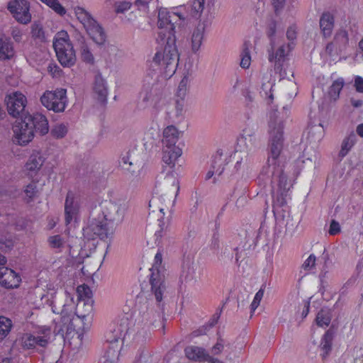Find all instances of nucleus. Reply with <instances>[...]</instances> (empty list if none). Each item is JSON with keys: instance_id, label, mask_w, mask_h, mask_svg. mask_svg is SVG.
Instances as JSON below:
<instances>
[{"instance_id": "f257e3e1", "label": "nucleus", "mask_w": 363, "mask_h": 363, "mask_svg": "<svg viewBox=\"0 0 363 363\" xmlns=\"http://www.w3.org/2000/svg\"><path fill=\"white\" fill-rule=\"evenodd\" d=\"M284 121L276 111L269 115L267 133L269 152L267 164L262 167L259 179L272 186L274 212L279 213L277 208L286 204L288 192L292 184L284 172V157L281 152L284 145Z\"/></svg>"}, {"instance_id": "f03ea898", "label": "nucleus", "mask_w": 363, "mask_h": 363, "mask_svg": "<svg viewBox=\"0 0 363 363\" xmlns=\"http://www.w3.org/2000/svg\"><path fill=\"white\" fill-rule=\"evenodd\" d=\"M20 118V121H16L12 128L13 141L16 144L25 146L33 140L35 132L42 135L48 133V121L44 115L35 113Z\"/></svg>"}, {"instance_id": "7ed1b4c3", "label": "nucleus", "mask_w": 363, "mask_h": 363, "mask_svg": "<svg viewBox=\"0 0 363 363\" xmlns=\"http://www.w3.org/2000/svg\"><path fill=\"white\" fill-rule=\"evenodd\" d=\"M160 36L161 38H157L160 46L157 48L152 62L160 66L166 75L172 76L177 69L179 57L176 44V36L169 34L166 37L163 33Z\"/></svg>"}, {"instance_id": "20e7f679", "label": "nucleus", "mask_w": 363, "mask_h": 363, "mask_svg": "<svg viewBox=\"0 0 363 363\" xmlns=\"http://www.w3.org/2000/svg\"><path fill=\"white\" fill-rule=\"evenodd\" d=\"M174 196L167 195L164 198L163 195L153 196L149 201V219L153 220L155 219L157 221V225L160 230H157L155 233L156 237V242L158 241L167 231L169 222V216L165 217V211H170V208L174 202Z\"/></svg>"}, {"instance_id": "39448f33", "label": "nucleus", "mask_w": 363, "mask_h": 363, "mask_svg": "<svg viewBox=\"0 0 363 363\" xmlns=\"http://www.w3.org/2000/svg\"><path fill=\"white\" fill-rule=\"evenodd\" d=\"M256 125H247L243 130L242 135L238 140V149L235 156L237 162L235 167L237 170L247 167L252 160V156L259 143V138L257 134Z\"/></svg>"}, {"instance_id": "423d86ee", "label": "nucleus", "mask_w": 363, "mask_h": 363, "mask_svg": "<svg viewBox=\"0 0 363 363\" xmlns=\"http://www.w3.org/2000/svg\"><path fill=\"white\" fill-rule=\"evenodd\" d=\"M74 302L73 297L69 293H65V300L63 301L55 298L52 302V311L55 313L60 314V320L55 323L53 333L55 335L64 337L72 330V320L74 318Z\"/></svg>"}, {"instance_id": "0eeeda50", "label": "nucleus", "mask_w": 363, "mask_h": 363, "mask_svg": "<svg viewBox=\"0 0 363 363\" xmlns=\"http://www.w3.org/2000/svg\"><path fill=\"white\" fill-rule=\"evenodd\" d=\"M162 255L157 252L155 256L154 264L150 269V284L151 295L157 303L160 311L162 310L163 300L167 294L166 270L161 266Z\"/></svg>"}, {"instance_id": "6e6552de", "label": "nucleus", "mask_w": 363, "mask_h": 363, "mask_svg": "<svg viewBox=\"0 0 363 363\" xmlns=\"http://www.w3.org/2000/svg\"><path fill=\"white\" fill-rule=\"evenodd\" d=\"M128 208L125 196H113L109 201L103 202L99 208L94 209L99 215L104 217L112 225L120 223Z\"/></svg>"}, {"instance_id": "1a4fd4ad", "label": "nucleus", "mask_w": 363, "mask_h": 363, "mask_svg": "<svg viewBox=\"0 0 363 363\" xmlns=\"http://www.w3.org/2000/svg\"><path fill=\"white\" fill-rule=\"evenodd\" d=\"M74 13L82 24L89 38L98 45H104L106 41V34L103 27L92 15L82 7L74 8Z\"/></svg>"}, {"instance_id": "9d476101", "label": "nucleus", "mask_w": 363, "mask_h": 363, "mask_svg": "<svg viewBox=\"0 0 363 363\" xmlns=\"http://www.w3.org/2000/svg\"><path fill=\"white\" fill-rule=\"evenodd\" d=\"M53 47L59 62L63 67H70L76 62V55L68 33L62 30L56 34Z\"/></svg>"}, {"instance_id": "9b49d317", "label": "nucleus", "mask_w": 363, "mask_h": 363, "mask_svg": "<svg viewBox=\"0 0 363 363\" xmlns=\"http://www.w3.org/2000/svg\"><path fill=\"white\" fill-rule=\"evenodd\" d=\"M83 234L89 240H94L96 238L105 240L113 233V225L104 217L99 215L95 211L91 213L89 223L83 229Z\"/></svg>"}, {"instance_id": "f8f14e48", "label": "nucleus", "mask_w": 363, "mask_h": 363, "mask_svg": "<svg viewBox=\"0 0 363 363\" xmlns=\"http://www.w3.org/2000/svg\"><path fill=\"white\" fill-rule=\"evenodd\" d=\"M186 18L187 16L181 11L170 12L165 8L160 9L157 21L159 32L157 38H161L162 33L164 34L166 37L169 34L175 35L174 24L178 23V21L181 22L179 25L185 23Z\"/></svg>"}, {"instance_id": "ddd939ff", "label": "nucleus", "mask_w": 363, "mask_h": 363, "mask_svg": "<svg viewBox=\"0 0 363 363\" xmlns=\"http://www.w3.org/2000/svg\"><path fill=\"white\" fill-rule=\"evenodd\" d=\"M40 101L48 110L55 113L63 112L68 102L67 90L57 89L55 91H46L40 97Z\"/></svg>"}, {"instance_id": "4468645a", "label": "nucleus", "mask_w": 363, "mask_h": 363, "mask_svg": "<svg viewBox=\"0 0 363 363\" xmlns=\"http://www.w3.org/2000/svg\"><path fill=\"white\" fill-rule=\"evenodd\" d=\"M6 103L9 115L13 118L30 115L26 111L27 99L21 92L14 91L6 96Z\"/></svg>"}, {"instance_id": "2eb2a0df", "label": "nucleus", "mask_w": 363, "mask_h": 363, "mask_svg": "<svg viewBox=\"0 0 363 363\" xmlns=\"http://www.w3.org/2000/svg\"><path fill=\"white\" fill-rule=\"evenodd\" d=\"M282 40H279L274 43H270L268 52V60L271 62H274V69L281 71L282 62L291 48V43L284 44Z\"/></svg>"}, {"instance_id": "dca6fc26", "label": "nucleus", "mask_w": 363, "mask_h": 363, "mask_svg": "<svg viewBox=\"0 0 363 363\" xmlns=\"http://www.w3.org/2000/svg\"><path fill=\"white\" fill-rule=\"evenodd\" d=\"M8 10L13 17L21 24H28L31 21V14L29 11L30 4L27 0H12L8 3Z\"/></svg>"}, {"instance_id": "f3484780", "label": "nucleus", "mask_w": 363, "mask_h": 363, "mask_svg": "<svg viewBox=\"0 0 363 363\" xmlns=\"http://www.w3.org/2000/svg\"><path fill=\"white\" fill-rule=\"evenodd\" d=\"M348 45V31L345 28H340L336 30L333 40L327 44L325 52L331 56L334 53L337 54L345 51Z\"/></svg>"}, {"instance_id": "a211bd4d", "label": "nucleus", "mask_w": 363, "mask_h": 363, "mask_svg": "<svg viewBox=\"0 0 363 363\" xmlns=\"http://www.w3.org/2000/svg\"><path fill=\"white\" fill-rule=\"evenodd\" d=\"M184 353L187 359L194 362H206L208 363H224L223 361L210 356V353L203 347L189 345L184 349Z\"/></svg>"}, {"instance_id": "6ab92c4d", "label": "nucleus", "mask_w": 363, "mask_h": 363, "mask_svg": "<svg viewBox=\"0 0 363 363\" xmlns=\"http://www.w3.org/2000/svg\"><path fill=\"white\" fill-rule=\"evenodd\" d=\"M158 318H160V312L154 309L152 300L146 301L143 303H140L137 318L138 323L145 326H150L153 325Z\"/></svg>"}, {"instance_id": "aec40b11", "label": "nucleus", "mask_w": 363, "mask_h": 363, "mask_svg": "<svg viewBox=\"0 0 363 363\" xmlns=\"http://www.w3.org/2000/svg\"><path fill=\"white\" fill-rule=\"evenodd\" d=\"M228 163V157L227 155H223L220 151H217L216 153L212 157V162L211 167L208 172L206 174V180L211 179L213 177V183L216 184L218 180V177L222 174L225 169V165Z\"/></svg>"}, {"instance_id": "412c9836", "label": "nucleus", "mask_w": 363, "mask_h": 363, "mask_svg": "<svg viewBox=\"0 0 363 363\" xmlns=\"http://www.w3.org/2000/svg\"><path fill=\"white\" fill-rule=\"evenodd\" d=\"M161 93L156 86L150 84H144L140 94V105L143 108L157 103L160 97Z\"/></svg>"}, {"instance_id": "4be33fe9", "label": "nucleus", "mask_w": 363, "mask_h": 363, "mask_svg": "<svg viewBox=\"0 0 363 363\" xmlns=\"http://www.w3.org/2000/svg\"><path fill=\"white\" fill-rule=\"evenodd\" d=\"M120 165L131 177H135L140 174V169L143 167V162L136 159L135 152H131L122 157Z\"/></svg>"}, {"instance_id": "5701e85b", "label": "nucleus", "mask_w": 363, "mask_h": 363, "mask_svg": "<svg viewBox=\"0 0 363 363\" xmlns=\"http://www.w3.org/2000/svg\"><path fill=\"white\" fill-rule=\"evenodd\" d=\"M20 276L13 270L5 267H0V284L5 288L11 289L18 286Z\"/></svg>"}, {"instance_id": "b1692460", "label": "nucleus", "mask_w": 363, "mask_h": 363, "mask_svg": "<svg viewBox=\"0 0 363 363\" xmlns=\"http://www.w3.org/2000/svg\"><path fill=\"white\" fill-rule=\"evenodd\" d=\"M158 187L160 191H166L168 195H173L175 198L179 191L178 179L173 172L167 173L162 180L159 182Z\"/></svg>"}, {"instance_id": "393cba45", "label": "nucleus", "mask_w": 363, "mask_h": 363, "mask_svg": "<svg viewBox=\"0 0 363 363\" xmlns=\"http://www.w3.org/2000/svg\"><path fill=\"white\" fill-rule=\"evenodd\" d=\"M93 91L95 99L102 105H105L107 101L108 91L106 82L101 74H98L95 76Z\"/></svg>"}, {"instance_id": "a878e982", "label": "nucleus", "mask_w": 363, "mask_h": 363, "mask_svg": "<svg viewBox=\"0 0 363 363\" xmlns=\"http://www.w3.org/2000/svg\"><path fill=\"white\" fill-rule=\"evenodd\" d=\"M79 210V203L76 201L74 194L69 191L67 194L65 203V216L66 225L69 224L76 218Z\"/></svg>"}, {"instance_id": "bb28decb", "label": "nucleus", "mask_w": 363, "mask_h": 363, "mask_svg": "<svg viewBox=\"0 0 363 363\" xmlns=\"http://www.w3.org/2000/svg\"><path fill=\"white\" fill-rule=\"evenodd\" d=\"M206 28V23L199 21L191 32V48L194 53H196L202 45Z\"/></svg>"}, {"instance_id": "cd10ccee", "label": "nucleus", "mask_w": 363, "mask_h": 363, "mask_svg": "<svg viewBox=\"0 0 363 363\" xmlns=\"http://www.w3.org/2000/svg\"><path fill=\"white\" fill-rule=\"evenodd\" d=\"M182 132L174 125H168L164 128L162 132V146H177Z\"/></svg>"}, {"instance_id": "c85d7f7f", "label": "nucleus", "mask_w": 363, "mask_h": 363, "mask_svg": "<svg viewBox=\"0 0 363 363\" xmlns=\"http://www.w3.org/2000/svg\"><path fill=\"white\" fill-rule=\"evenodd\" d=\"M182 155V150L179 146H162V161L171 168Z\"/></svg>"}, {"instance_id": "c756f323", "label": "nucleus", "mask_w": 363, "mask_h": 363, "mask_svg": "<svg viewBox=\"0 0 363 363\" xmlns=\"http://www.w3.org/2000/svg\"><path fill=\"white\" fill-rule=\"evenodd\" d=\"M93 303L92 298L80 300L77 304L74 305V316L77 315L79 318L82 320L87 317L91 316L93 313Z\"/></svg>"}, {"instance_id": "7c9ffc66", "label": "nucleus", "mask_w": 363, "mask_h": 363, "mask_svg": "<svg viewBox=\"0 0 363 363\" xmlns=\"http://www.w3.org/2000/svg\"><path fill=\"white\" fill-rule=\"evenodd\" d=\"M21 345L23 349H33L36 345L45 347L48 345V340L38 338L30 333L23 334L20 338Z\"/></svg>"}, {"instance_id": "2f4dec72", "label": "nucleus", "mask_w": 363, "mask_h": 363, "mask_svg": "<svg viewBox=\"0 0 363 363\" xmlns=\"http://www.w3.org/2000/svg\"><path fill=\"white\" fill-rule=\"evenodd\" d=\"M320 28L324 38L331 35L334 28V17L328 12L323 13L320 18Z\"/></svg>"}, {"instance_id": "473e14b6", "label": "nucleus", "mask_w": 363, "mask_h": 363, "mask_svg": "<svg viewBox=\"0 0 363 363\" xmlns=\"http://www.w3.org/2000/svg\"><path fill=\"white\" fill-rule=\"evenodd\" d=\"M14 55L15 50L10 38H0V60H10Z\"/></svg>"}, {"instance_id": "72a5a7b5", "label": "nucleus", "mask_w": 363, "mask_h": 363, "mask_svg": "<svg viewBox=\"0 0 363 363\" xmlns=\"http://www.w3.org/2000/svg\"><path fill=\"white\" fill-rule=\"evenodd\" d=\"M334 337V333L331 329L328 330L322 337L320 345V349L322 352L323 358H325L332 349V344Z\"/></svg>"}, {"instance_id": "f704fd0d", "label": "nucleus", "mask_w": 363, "mask_h": 363, "mask_svg": "<svg viewBox=\"0 0 363 363\" xmlns=\"http://www.w3.org/2000/svg\"><path fill=\"white\" fill-rule=\"evenodd\" d=\"M44 162V158L40 152H35L31 154L26 164V168L29 172L38 171Z\"/></svg>"}, {"instance_id": "c9c22d12", "label": "nucleus", "mask_w": 363, "mask_h": 363, "mask_svg": "<svg viewBox=\"0 0 363 363\" xmlns=\"http://www.w3.org/2000/svg\"><path fill=\"white\" fill-rule=\"evenodd\" d=\"M356 141V135L354 132H351L346 136L342 142L341 149L338 154V157L342 160L350 151Z\"/></svg>"}, {"instance_id": "e433bc0d", "label": "nucleus", "mask_w": 363, "mask_h": 363, "mask_svg": "<svg viewBox=\"0 0 363 363\" xmlns=\"http://www.w3.org/2000/svg\"><path fill=\"white\" fill-rule=\"evenodd\" d=\"M196 264L190 261H187L184 263L183 269L182 273V278L184 279L186 282H191L196 281Z\"/></svg>"}, {"instance_id": "4c0bfd02", "label": "nucleus", "mask_w": 363, "mask_h": 363, "mask_svg": "<svg viewBox=\"0 0 363 363\" xmlns=\"http://www.w3.org/2000/svg\"><path fill=\"white\" fill-rule=\"evenodd\" d=\"M79 42L80 43V55L82 60L86 63L94 64V55L89 48L87 43L85 42L84 38L81 36L79 39Z\"/></svg>"}, {"instance_id": "58836bf2", "label": "nucleus", "mask_w": 363, "mask_h": 363, "mask_svg": "<svg viewBox=\"0 0 363 363\" xmlns=\"http://www.w3.org/2000/svg\"><path fill=\"white\" fill-rule=\"evenodd\" d=\"M30 29L31 36L35 41L43 43L47 40L43 26L40 22H33Z\"/></svg>"}, {"instance_id": "ea45409f", "label": "nucleus", "mask_w": 363, "mask_h": 363, "mask_svg": "<svg viewBox=\"0 0 363 363\" xmlns=\"http://www.w3.org/2000/svg\"><path fill=\"white\" fill-rule=\"evenodd\" d=\"M344 84L345 81L342 77H340L333 82L328 90V95L332 100L336 101L339 98L340 93L342 89Z\"/></svg>"}, {"instance_id": "a19ab883", "label": "nucleus", "mask_w": 363, "mask_h": 363, "mask_svg": "<svg viewBox=\"0 0 363 363\" xmlns=\"http://www.w3.org/2000/svg\"><path fill=\"white\" fill-rule=\"evenodd\" d=\"M48 243L51 249H53L56 252H61L65 245L66 241L60 235H55L50 236L48 238Z\"/></svg>"}, {"instance_id": "79ce46f5", "label": "nucleus", "mask_w": 363, "mask_h": 363, "mask_svg": "<svg viewBox=\"0 0 363 363\" xmlns=\"http://www.w3.org/2000/svg\"><path fill=\"white\" fill-rule=\"evenodd\" d=\"M324 128L321 123L311 126L308 130V138L312 142H319L324 137Z\"/></svg>"}, {"instance_id": "37998d69", "label": "nucleus", "mask_w": 363, "mask_h": 363, "mask_svg": "<svg viewBox=\"0 0 363 363\" xmlns=\"http://www.w3.org/2000/svg\"><path fill=\"white\" fill-rule=\"evenodd\" d=\"M250 47V43L249 42H245L242 45L240 67L244 69H247L251 63Z\"/></svg>"}, {"instance_id": "c03bdc74", "label": "nucleus", "mask_w": 363, "mask_h": 363, "mask_svg": "<svg viewBox=\"0 0 363 363\" xmlns=\"http://www.w3.org/2000/svg\"><path fill=\"white\" fill-rule=\"evenodd\" d=\"M318 326L324 327L329 325L331 321V314L328 309L322 308L317 314L315 318Z\"/></svg>"}, {"instance_id": "a18cd8bd", "label": "nucleus", "mask_w": 363, "mask_h": 363, "mask_svg": "<svg viewBox=\"0 0 363 363\" xmlns=\"http://www.w3.org/2000/svg\"><path fill=\"white\" fill-rule=\"evenodd\" d=\"M213 4V0H194L191 9L194 16H200L201 13L203 11L205 5L207 6Z\"/></svg>"}, {"instance_id": "49530a36", "label": "nucleus", "mask_w": 363, "mask_h": 363, "mask_svg": "<svg viewBox=\"0 0 363 363\" xmlns=\"http://www.w3.org/2000/svg\"><path fill=\"white\" fill-rule=\"evenodd\" d=\"M11 327L12 322L9 318L0 316V340L4 339L8 335Z\"/></svg>"}, {"instance_id": "de8ad7c7", "label": "nucleus", "mask_w": 363, "mask_h": 363, "mask_svg": "<svg viewBox=\"0 0 363 363\" xmlns=\"http://www.w3.org/2000/svg\"><path fill=\"white\" fill-rule=\"evenodd\" d=\"M78 301L80 300L89 299L92 297L91 289L85 284L80 285L77 288Z\"/></svg>"}, {"instance_id": "09e8293b", "label": "nucleus", "mask_w": 363, "mask_h": 363, "mask_svg": "<svg viewBox=\"0 0 363 363\" xmlns=\"http://www.w3.org/2000/svg\"><path fill=\"white\" fill-rule=\"evenodd\" d=\"M26 197L25 199L28 203L33 201L38 194L37 185L35 183L29 184L24 190Z\"/></svg>"}, {"instance_id": "8fccbe9b", "label": "nucleus", "mask_w": 363, "mask_h": 363, "mask_svg": "<svg viewBox=\"0 0 363 363\" xmlns=\"http://www.w3.org/2000/svg\"><path fill=\"white\" fill-rule=\"evenodd\" d=\"M277 23L274 21H272L267 28V35L269 38L270 43H274L281 40L277 35Z\"/></svg>"}, {"instance_id": "3c124183", "label": "nucleus", "mask_w": 363, "mask_h": 363, "mask_svg": "<svg viewBox=\"0 0 363 363\" xmlns=\"http://www.w3.org/2000/svg\"><path fill=\"white\" fill-rule=\"evenodd\" d=\"M189 82V77L187 76H184L182 79V80L179 84L177 91V97H179L180 99L185 98L186 93H187V90H188Z\"/></svg>"}, {"instance_id": "603ef678", "label": "nucleus", "mask_w": 363, "mask_h": 363, "mask_svg": "<svg viewBox=\"0 0 363 363\" xmlns=\"http://www.w3.org/2000/svg\"><path fill=\"white\" fill-rule=\"evenodd\" d=\"M43 3L52 8L56 13L63 16L66 13L65 9L60 4L58 0H40Z\"/></svg>"}, {"instance_id": "864d4df0", "label": "nucleus", "mask_w": 363, "mask_h": 363, "mask_svg": "<svg viewBox=\"0 0 363 363\" xmlns=\"http://www.w3.org/2000/svg\"><path fill=\"white\" fill-rule=\"evenodd\" d=\"M67 133V128L63 123L55 125L51 130L52 135L57 139L64 138Z\"/></svg>"}, {"instance_id": "5fc2aeb1", "label": "nucleus", "mask_w": 363, "mask_h": 363, "mask_svg": "<svg viewBox=\"0 0 363 363\" xmlns=\"http://www.w3.org/2000/svg\"><path fill=\"white\" fill-rule=\"evenodd\" d=\"M224 340L219 337L216 343L211 347L209 352L210 356L216 357V356L220 354L224 350Z\"/></svg>"}, {"instance_id": "6e6d98bb", "label": "nucleus", "mask_w": 363, "mask_h": 363, "mask_svg": "<svg viewBox=\"0 0 363 363\" xmlns=\"http://www.w3.org/2000/svg\"><path fill=\"white\" fill-rule=\"evenodd\" d=\"M135 363H152L150 352L148 350H142Z\"/></svg>"}, {"instance_id": "4d7b16f0", "label": "nucleus", "mask_w": 363, "mask_h": 363, "mask_svg": "<svg viewBox=\"0 0 363 363\" xmlns=\"http://www.w3.org/2000/svg\"><path fill=\"white\" fill-rule=\"evenodd\" d=\"M263 296H264V290L262 289H259L256 293V294L254 297V299L250 305V308H251L252 312H254L256 310V308L258 307L262 298H263Z\"/></svg>"}, {"instance_id": "13d9d810", "label": "nucleus", "mask_w": 363, "mask_h": 363, "mask_svg": "<svg viewBox=\"0 0 363 363\" xmlns=\"http://www.w3.org/2000/svg\"><path fill=\"white\" fill-rule=\"evenodd\" d=\"M316 262V257L313 254H311L308 256V257L304 261L302 264V268L304 270H311L315 267Z\"/></svg>"}, {"instance_id": "bf43d9fd", "label": "nucleus", "mask_w": 363, "mask_h": 363, "mask_svg": "<svg viewBox=\"0 0 363 363\" xmlns=\"http://www.w3.org/2000/svg\"><path fill=\"white\" fill-rule=\"evenodd\" d=\"M184 113V99H180L175 103V116L177 118L183 116Z\"/></svg>"}, {"instance_id": "052dcab7", "label": "nucleus", "mask_w": 363, "mask_h": 363, "mask_svg": "<svg viewBox=\"0 0 363 363\" xmlns=\"http://www.w3.org/2000/svg\"><path fill=\"white\" fill-rule=\"evenodd\" d=\"M130 8V4L128 2L123 1L116 4L115 11L118 13H122L128 11Z\"/></svg>"}, {"instance_id": "680f3d73", "label": "nucleus", "mask_w": 363, "mask_h": 363, "mask_svg": "<svg viewBox=\"0 0 363 363\" xmlns=\"http://www.w3.org/2000/svg\"><path fill=\"white\" fill-rule=\"evenodd\" d=\"M11 35L16 43H20L22 40L23 33L20 28L17 27H13L11 28Z\"/></svg>"}, {"instance_id": "e2e57ef3", "label": "nucleus", "mask_w": 363, "mask_h": 363, "mask_svg": "<svg viewBox=\"0 0 363 363\" xmlns=\"http://www.w3.org/2000/svg\"><path fill=\"white\" fill-rule=\"evenodd\" d=\"M340 232V223L337 221L333 220L330 225V228L328 230L329 234L331 235H335L339 233Z\"/></svg>"}, {"instance_id": "0e129e2a", "label": "nucleus", "mask_w": 363, "mask_h": 363, "mask_svg": "<svg viewBox=\"0 0 363 363\" xmlns=\"http://www.w3.org/2000/svg\"><path fill=\"white\" fill-rule=\"evenodd\" d=\"M272 86L273 85L269 82L262 85V92L264 91L265 96H268L271 99H273V94H272Z\"/></svg>"}, {"instance_id": "69168bd1", "label": "nucleus", "mask_w": 363, "mask_h": 363, "mask_svg": "<svg viewBox=\"0 0 363 363\" xmlns=\"http://www.w3.org/2000/svg\"><path fill=\"white\" fill-rule=\"evenodd\" d=\"M38 333L43 335V336H38V338H45L48 340L51 334V330L49 327L43 326L39 329Z\"/></svg>"}, {"instance_id": "338daca9", "label": "nucleus", "mask_w": 363, "mask_h": 363, "mask_svg": "<svg viewBox=\"0 0 363 363\" xmlns=\"http://www.w3.org/2000/svg\"><path fill=\"white\" fill-rule=\"evenodd\" d=\"M285 1L286 0H272V5L276 13L284 8Z\"/></svg>"}, {"instance_id": "774afa93", "label": "nucleus", "mask_w": 363, "mask_h": 363, "mask_svg": "<svg viewBox=\"0 0 363 363\" xmlns=\"http://www.w3.org/2000/svg\"><path fill=\"white\" fill-rule=\"evenodd\" d=\"M354 86L358 92L363 93V78L357 77L354 80Z\"/></svg>"}]
</instances>
